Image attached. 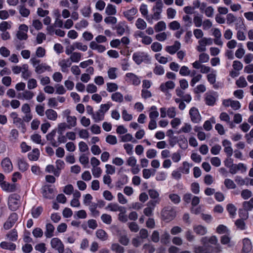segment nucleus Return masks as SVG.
I'll return each instance as SVG.
<instances>
[{"mask_svg":"<svg viewBox=\"0 0 253 253\" xmlns=\"http://www.w3.org/2000/svg\"><path fill=\"white\" fill-rule=\"evenodd\" d=\"M30 62L35 68V71L38 74H42L45 71H51V68L45 63H41L40 60L36 57H32Z\"/></svg>","mask_w":253,"mask_h":253,"instance_id":"f257e3e1","label":"nucleus"},{"mask_svg":"<svg viewBox=\"0 0 253 253\" xmlns=\"http://www.w3.org/2000/svg\"><path fill=\"white\" fill-rule=\"evenodd\" d=\"M21 205V197L17 194H10L8 198V206L11 211H16Z\"/></svg>","mask_w":253,"mask_h":253,"instance_id":"f03ea898","label":"nucleus"},{"mask_svg":"<svg viewBox=\"0 0 253 253\" xmlns=\"http://www.w3.org/2000/svg\"><path fill=\"white\" fill-rule=\"evenodd\" d=\"M162 216L164 220L169 221L174 219L176 215V211L171 207H165L162 211Z\"/></svg>","mask_w":253,"mask_h":253,"instance_id":"7ed1b4c3","label":"nucleus"},{"mask_svg":"<svg viewBox=\"0 0 253 253\" xmlns=\"http://www.w3.org/2000/svg\"><path fill=\"white\" fill-rule=\"evenodd\" d=\"M163 4L161 0H158L156 1L155 5L152 8L153 14L152 15L151 19L158 20L161 18V14L162 12Z\"/></svg>","mask_w":253,"mask_h":253,"instance_id":"20e7f679","label":"nucleus"},{"mask_svg":"<svg viewBox=\"0 0 253 253\" xmlns=\"http://www.w3.org/2000/svg\"><path fill=\"white\" fill-rule=\"evenodd\" d=\"M29 27L25 24L19 25L16 33V37L19 40H26L28 38L27 32Z\"/></svg>","mask_w":253,"mask_h":253,"instance_id":"39448f33","label":"nucleus"},{"mask_svg":"<svg viewBox=\"0 0 253 253\" xmlns=\"http://www.w3.org/2000/svg\"><path fill=\"white\" fill-rule=\"evenodd\" d=\"M51 247L56 250L59 253H63L64 250V246L60 239L58 238H53L51 240Z\"/></svg>","mask_w":253,"mask_h":253,"instance_id":"423d86ee","label":"nucleus"},{"mask_svg":"<svg viewBox=\"0 0 253 253\" xmlns=\"http://www.w3.org/2000/svg\"><path fill=\"white\" fill-rule=\"evenodd\" d=\"M1 167L4 172L10 173L13 170V165L10 159L6 157L1 162Z\"/></svg>","mask_w":253,"mask_h":253,"instance_id":"0eeeda50","label":"nucleus"},{"mask_svg":"<svg viewBox=\"0 0 253 253\" xmlns=\"http://www.w3.org/2000/svg\"><path fill=\"white\" fill-rule=\"evenodd\" d=\"M189 115L191 121L194 123H199L201 121L202 117L197 108L193 107L189 110Z\"/></svg>","mask_w":253,"mask_h":253,"instance_id":"6e6552de","label":"nucleus"},{"mask_svg":"<svg viewBox=\"0 0 253 253\" xmlns=\"http://www.w3.org/2000/svg\"><path fill=\"white\" fill-rule=\"evenodd\" d=\"M16 164L19 170L22 172L26 171L29 167L26 160L23 157H17Z\"/></svg>","mask_w":253,"mask_h":253,"instance_id":"1a4fd4ad","label":"nucleus"},{"mask_svg":"<svg viewBox=\"0 0 253 253\" xmlns=\"http://www.w3.org/2000/svg\"><path fill=\"white\" fill-rule=\"evenodd\" d=\"M126 81L134 85H138L141 83L140 78L132 73H127L125 75Z\"/></svg>","mask_w":253,"mask_h":253,"instance_id":"9d476101","label":"nucleus"},{"mask_svg":"<svg viewBox=\"0 0 253 253\" xmlns=\"http://www.w3.org/2000/svg\"><path fill=\"white\" fill-rule=\"evenodd\" d=\"M148 55L144 52H136L133 54L132 58L138 65L147 59Z\"/></svg>","mask_w":253,"mask_h":253,"instance_id":"9b49d317","label":"nucleus"},{"mask_svg":"<svg viewBox=\"0 0 253 253\" xmlns=\"http://www.w3.org/2000/svg\"><path fill=\"white\" fill-rule=\"evenodd\" d=\"M18 219L17 213L13 212L9 216L7 220L4 223L3 227L5 229L8 230L11 228Z\"/></svg>","mask_w":253,"mask_h":253,"instance_id":"f8f14e48","label":"nucleus"},{"mask_svg":"<svg viewBox=\"0 0 253 253\" xmlns=\"http://www.w3.org/2000/svg\"><path fill=\"white\" fill-rule=\"evenodd\" d=\"M29 28L30 32L33 33L34 30L38 31L41 30L43 28V24L40 20L34 18L32 20Z\"/></svg>","mask_w":253,"mask_h":253,"instance_id":"ddd939ff","label":"nucleus"},{"mask_svg":"<svg viewBox=\"0 0 253 253\" xmlns=\"http://www.w3.org/2000/svg\"><path fill=\"white\" fill-rule=\"evenodd\" d=\"M148 194L150 198L154 200H150L149 202L154 203V204H159L161 201L159 193L155 189H151L148 190Z\"/></svg>","mask_w":253,"mask_h":253,"instance_id":"4468645a","label":"nucleus"},{"mask_svg":"<svg viewBox=\"0 0 253 253\" xmlns=\"http://www.w3.org/2000/svg\"><path fill=\"white\" fill-rule=\"evenodd\" d=\"M0 186L3 191L7 193L14 192L17 189L16 185L15 184L10 183L6 181L1 183Z\"/></svg>","mask_w":253,"mask_h":253,"instance_id":"2eb2a0df","label":"nucleus"},{"mask_svg":"<svg viewBox=\"0 0 253 253\" xmlns=\"http://www.w3.org/2000/svg\"><path fill=\"white\" fill-rule=\"evenodd\" d=\"M72 62L70 59H63L60 60L58 62V65L61 68L62 72H67L68 68L71 66Z\"/></svg>","mask_w":253,"mask_h":253,"instance_id":"dca6fc26","label":"nucleus"},{"mask_svg":"<svg viewBox=\"0 0 253 253\" xmlns=\"http://www.w3.org/2000/svg\"><path fill=\"white\" fill-rule=\"evenodd\" d=\"M35 96V93L32 91L28 89L25 90L22 92L19 93L18 98L21 100H29L32 99Z\"/></svg>","mask_w":253,"mask_h":253,"instance_id":"f3484780","label":"nucleus"},{"mask_svg":"<svg viewBox=\"0 0 253 253\" xmlns=\"http://www.w3.org/2000/svg\"><path fill=\"white\" fill-rule=\"evenodd\" d=\"M181 48V43L178 41H175L172 45L167 46L166 51L170 54H175Z\"/></svg>","mask_w":253,"mask_h":253,"instance_id":"a211bd4d","label":"nucleus"},{"mask_svg":"<svg viewBox=\"0 0 253 253\" xmlns=\"http://www.w3.org/2000/svg\"><path fill=\"white\" fill-rule=\"evenodd\" d=\"M137 11L136 8L132 7L124 11L123 15L128 21H131L134 19V16L137 13Z\"/></svg>","mask_w":253,"mask_h":253,"instance_id":"6ab92c4d","label":"nucleus"},{"mask_svg":"<svg viewBox=\"0 0 253 253\" xmlns=\"http://www.w3.org/2000/svg\"><path fill=\"white\" fill-rule=\"evenodd\" d=\"M222 145L224 147V151L228 157L232 156L233 154V149L231 146V143L228 140H224L222 141Z\"/></svg>","mask_w":253,"mask_h":253,"instance_id":"aec40b11","label":"nucleus"},{"mask_svg":"<svg viewBox=\"0 0 253 253\" xmlns=\"http://www.w3.org/2000/svg\"><path fill=\"white\" fill-rule=\"evenodd\" d=\"M124 208V207L120 206L117 203H109L106 207V210L113 212L122 211Z\"/></svg>","mask_w":253,"mask_h":253,"instance_id":"412c9836","label":"nucleus"},{"mask_svg":"<svg viewBox=\"0 0 253 253\" xmlns=\"http://www.w3.org/2000/svg\"><path fill=\"white\" fill-rule=\"evenodd\" d=\"M252 249V242L249 238H244L243 240V253H249Z\"/></svg>","mask_w":253,"mask_h":253,"instance_id":"4be33fe9","label":"nucleus"},{"mask_svg":"<svg viewBox=\"0 0 253 253\" xmlns=\"http://www.w3.org/2000/svg\"><path fill=\"white\" fill-rule=\"evenodd\" d=\"M140 11L142 14V15L145 18V19H146V20L150 23H153V21H152V19H151V17H150L148 15V7H147V5L145 4H142L141 5H140Z\"/></svg>","mask_w":253,"mask_h":253,"instance_id":"5701e85b","label":"nucleus"},{"mask_svg":"<svg viewBox=\"0 0 253 253\" xmlns=\"http://www.w3.org/2000/svg\"><path fill=\"white\" fill-rule=\"evenodd\" d=\"M89 47L92 50H96L99 53L103 52L106 49L105 46L99 44L94 41L90 42Z\"/></svg>","mask_w":253,"mask_h":253,"instance_id":"b1692460","label":"nucleus"},{"mask_svg":"<svg viewBox=\"0 0 253 253\" xmlns=\"http://www.w3.org/2000/svg\"><path fill=\"white\" fill-rule=\"evenodd\" d=\"M201 243L206 245L208 243L212 245H216L218 243V239L215 236H212L210 237H204L201 240Z\"/></svg>","mask_w":253,"mask_h":253,"instance_id":"393cba45","label":"nucleus"},{"mask_svg":"<svg viewBox=\"0 0 253 253\" xmlns=\"http://www.w3.org/2000/svg\"><path fill=\"white\" fill-rule=\"evenodd\" d=\"M47 119L49 120L55 121L58 118L57 113L52 109H48L45 111Z\"/></svg>","mask_w":253,"mask_h":253,"instance_id":"a878e982","label":"nucleus"},{"mask_svg":"<svg viewBox=\"0 0 253 253\" xmlns=\"http://www.w3.org/2000/svg\"><path fill=\"white\" fill-rule=\"evenodd\" d=\"M175 87L174 83L171 81H168L161 84L160 88L162 91L166 92L169 89H171Z\"/></svg>","mask_w":253,"mask_h":253,"instance_id":"bb28decb","label":"nucleus"},{"mask_svg":"<svg viewBox=\"0 0 253 253\" xmlns=\"http://www.w3.org/2000/svg\"><path fill=\"white\" fill-rule=\"evenodd\" d=\"M157 205L154 203L148 202L147 204V207L144 209L143 212L145 215L150 216L152 215L153 211Z\"/></svg>","mask_w":253,"mask_h":253,"instance_id":"cd10ccee","label":"nucleus"},{"mask_svg":"<svg viewBox=\"0 0 253 253\" xmlns=\"http://www.w3.org/2000/svg\"><path fill=\"white\" fill-rule=\"evenodd\" d=\"M40 155V152L38 149H34L31 152L28 153V158L30 161H37Z\"/></svg>","mask_w":253,"mask_h":253,"instance_id":"c85d7f7f","label":"nucleus"},{"mask_svg":"<svg viewBox=\"0 0 253 253\" xmlns=\"http://www.w3.org/2000/svg\"><path fill=\"white\" fill-rule=\"evenodd\" d=\"M88 25V22L86 20L83 19L75 24V28L78 31H81L86 28Z\"/></svg>","mask_w":253,"mask_h":253,"instance_id":"c756f323","label":"nucleus"},{"mask_svg":"<svg viewBox=\"0 0 253 253\" xmlns=\"http://www.w3.org/2000/svg\"><path fill=\"white\" fill-rule=\"evenodd\" d=\"M193 230L197 234L199 235H204L207 233V228L201 225H194Z\"/></svg>","mask_w":253,"mask_h":253,"instance_id":"7c9ffc66","label":"nucleus"},{"mask_svg":"<svg viewBox=\"0 0 253 253\" xmlns=\"http://www.w3.org/2000/svg\"><path fill=\"white\" fill-rule=\"evenodd\" d=\"M249 178L246 177L245 178H242L241 176H236L235 177V182L238 186H242L244 185L248 186L249 185Z\"/></svg>","mask_w":253,"mask_h":253,"instance_id":"2f4dec72","label":"nucleus"},{"mask_svg":"<svg viewBox=\"0 0 253 253\" xmlns=\"http://www.w3.org/2000/svg\"><path fill=\"white\" fill-rule=\"evenodd\" d=\"M21 77L25 80L31 77V73L29 71L28 65L26 64L22 65Z\"/></svg>","mask_w":253,"mask_h":253,"instance_id":"473e14b6","label":"nucleus"},{"mask_svg":"<svg viewBox=\"0 0 253 253\" xmlns=\"http://www.w3.org/2000/svg\"><path fill=\"white\" fill-rule=\"evenodd\" d=\"M196 72L195 70H193L192 72V74L190 75L191 77H192V78L190 82V85L192 86H194L195 84L197 83H198L202 78V75L201 74H197L196 75Z\"/></svg>","mask_w":253,"mask_h":253,"instance_id":"72a5a7b5","label":"nucleus"},{"mask_svg":"<svg viewBox=\"0 0 253 253\" xmlns=\"http://www.w3.org/2000/svg\"><path fill=\"white\" fill-rule=\"evenodd\" d=\"M95 234L96 237L102 241H106L108 239V236L107 233L103 229H97Z\"/></svg>","mask_w":253,"mask_h":253,"instance_id":"f704fd0d","label":"nucleus"},{"mask_svg":"<svg viewBox=\"0 0 253 253\" xmlns=\"http://www.w3.org/2000/svg\"><path fill=\"white\" fill-rule=\"evenodd\" d=\"M118 69L115 67H110L107 71L108 78L111 80H115L118 77Z\"/></svg>","mask_w":253,"mask_h":253,"instance_id":"c9c22d12","label":"nucleus"},{"mask_svg":"<svg viewBox=\"0 0 253 253\" xmlns=\"http://www.w3.org/2000/svg\"><path fill=\"white\" fill-rule=\"evenodd\" d=\"M111 98L113 101L118 103H122L124 100L123 95L120 92L112 93Z\"/></svg>","mask_w":253,"mask_h":253,"instance_id":"e433bc0d","label":"nucleus"},{"mask_svg":"<svg viewBox=\"0 0 253 253\" xmlns=\"http://www.w3.org/2000/svg\"><path fill=\"white\" fill-rule=\"evenodd\" d=\"M81 14L84 17L88 18L91 13V7L89 5H85L83 6L80 10Z\"/></svg>","mask_w":253,"mask_h":253,"instance_id":"4c0bfd02","label":"nucleus"},{"mask_svg":"<svg viewBox=\"0 0 253 253\" xmlns=\"http://www.w3.org/2000/svg\"><path fill=\"white\" fill-rule=\"evenodd\" d=\"M0 246L3 249L10 251H14L16 249L15 244L10 242H2L0 243Z\"/></svg>","mask_w":253,"mask_h":253,"instance_id":"58836bf2","label":"nucleus"},{"mask_svg":"<svg viewBox=\"0 0 253 253\" xmlns=\"http://www.w3.org/2000/svg\"><path fill=\"white\" fill-rule=\"evenodd\" d=\"M68 128L71 129L77 125V118L74 116H71L66 118Z\"/></svg>","mask_w":253,"mask_h":253,"instance_id":"ea45409f","label":"nucleus"},{"mask_svg":"<svg viewBox=\"0 0 253 253\" xmlns=\"http://www.w3.org/2000/svg\"><path fill=\"white\" fill-rule=\"evenodd\" d=\"M104 114L99 110H98L92 114L91 117L95 123H98L104 120Z\"/></svg>","mask_w":253,"mask_h":253,"instance_id":"a19ab883","label":"nucleus"},{"mask_svg":"<svg viewBox=\"0 0 253 253\" xmlns=\"http://www.w3.org/2000/svg\"><path fill=\"white\" fill-rule=\"evenodd\" d=\"M224 184L228 189H235L237 187L235 182L230 178H226L224 181Z\"/></svg>","mask_w":253,"mask_h":253,"instance_id":"79ce46f5","label":"nucleus"},{"mask_svg":"<svg viewBox=\"0 0 253 253\" xmlns=\"http://www.w3.org/2000/svg\"><path fill=\"white\" fill-rule=\"evenodd\" d=\"M135 25L138 29L141 30H143L147 27L146 22L141 18H139L136 20Z\"/></svg>","mask_w":253,"mask_h":253,"instance_id":"37998d69","label":"nucleus"},{"mask_svg":"<svg viewBox=\"0 0 253 253\" xmlns=\"http://www.w3.org/2000/svg\"><path fill=\"white\" fill-rule=\"evenodd\" d=\"M226 209L231 218H234L236 214L237 208L232 204H228L226 206Z\"/></svg>","mask_w":253,"mask_h":253,"instance_id":"c03bdc74","label":"nucleus"},{"mask_svg":"<svg viewBox=\"0 0 253 253\" xmlns=\"http://www.w3.org/2000/svg\"><path fill=\"white\" fill-rule=\"evenodd\" d=\"M45 170L48 173H53L57 177H58L60 174V171L55 169L54 166L52 165H47L45 168Z\"/></svg>","mask_w":253,"mask_h":253,"instance_id":"a18cd8bd","label":"nucleus"},{"mask_svg":"<svg viewBox=\"0 0 253 253\" xmlns=\"http://www.w3.org/2000/svg\"><path fill=\"white\" fill-rule=\"evenodd\" d=\"M214 9L211 6H207V3H205V7L204 8V11L206 16L208 17H212L214 14Z\"/></svg>","mask_w":253,"mask_h":253,"instance_id":"49530a36","label":"nucleus"},{"mask_svg":"<svg viewBox=\"0 0 253 253\" xmlns=\"http://www.w3.org/2000/svg\"><path fill=\"white\" fill-rule=\"evenodd\" d=\"M206 103L208 105H213L216 99L214 95L211 93H207L205 98Z\"/></svg>","mask_w":253,"mask_h":253,"instance_id":"de8ad7c7","label":"nucleus"},{"mask_svg":"<svg viewBox=\"0 0 253 253\" xmlns=\"http://www.w3.org/2000/svg\"><path fill=\"white\" fill-rule=\"evenodd\" d=\"M54 227L51 223H48L46 225L45 236L47 238H51L53 235Z\"/></svg>","mask_w":253,"mask_h":253,"instance_id":"09e8293b","label":"nucleus"},{"mask_svg":"<svg viewBox=\"0 0 253 253\" xmlns=\"http://www.w3.org/2000/svg\"><path fill=\"white\" fill-rule=\"evenodd\" d=\"M206 46L207 44L202 38L198 41V45L196 48L200 52H204L207 50Z\"/></svg>","mask_w":253,"mask_h":253,"instance_id":"8fccbe9b","label":"nucleus"},{"mask_svg":"<svg viewBox=\"0 0 253 253\" xmlns=\"http://www.w3.org/2000/svg\"><path fill=\"white\" fill-rule=\"evenodd\" d=\"M67 138L66 135H63V133L59 134V136L57 138V142H52V146L54 147H57L60 144L64 143L66 142Z\"/></svg>","mask_w":253,"mask_h":253,"instance_id":"3c124183","label":"nucleus"},{"mask_svg":"<svg viewBox=\"0 0 253 253\" xmlns=\"http://www.w3.org/2000/svg\"><path fill=\"white\" fill-rule=\"evenodd\" d=\"M166 29V24L163 21H159L154 26V29L156 32L164 31Z\"/></svg>","mask_w":253,"mask_h":253,"instance_id":"603ef678","label":"nucleus"},{"mask_svg":"<svg viewBox=\"0 0 253 253\" xmlns=\"http://www.w3.org/2000/svg\"><path fill=\"white\" fill-rule=\"evenodd\" d=\"M159 113L157 110V107L155 106H152L150 109L149 113V118L150 120H156L159 116Z\"/></svg>","mask_w":253,"mask_h":253,"instance_id":"864d4df0","label":"nucleus"},{"mask_svg":"<svg viewBox=\"0 0 253 253\" xmlns=\"http://www.w3.org/2000/svg\"><path fill=\"white\" fill-rule=\"evenodd\" d=\"M105 12L108 15H115L117 13L116 6L111 4H108L105 9Z\"/></svg>","mask_w":253,"mask_h":253,"instance_id":"5fc2aeb1","label":"nucleus"},{"mask_svg":"<svg viewBox=\"0 0 253 253\" xmlns=\"http://www.w3.org/2000/svg\"><path fill=\"white\" fill-rule=\"evenodd\" d=\"M169 198L171 202H172L174 204H178L181 201V198L180 196L178 195L175 193H169Z\"/></svg>","mask_w":253,"mask_h":253,"instance_id":"6e6d98bb","label":"nucleus"},{"mask_svg":"<svg viewBox=\"0 0 253 253\" xmlns=\"http://www.w3.org/2000/svg\"><path fill=\"white\" fill-rule=\"evenodd\" d=\"M81 53L80 52H74L72 53L69 59L72 63H78L81 59Z\"/></svg>","mask_w":253,"mask_h":253,"instance_id":"4d7b16f0","label":"nucleus"},{"mask_svg":"<svg viewBox=\"0 0 253 253\" xmlns=\"http://www.w3.org/2000/svg\"><path fill=\"white\" fill-rule=\"evenodd\" d=\"M118 89V85L115 83H107L106 84V90L109 92H115Z\"/></svg>","mask_w":253,"mask_h":253,"instance_id":"13d9d810","label":"nucleus"},{"mask_svg":"<svg viewBox=\"0 0 253 253\" xmlns=\"http://www.w3.org/2000/svg\"><path fill=\"white\" fill-rule=\"evenodd\" d=\"M111 250L116 253H124V248L118 243H114L111 245Z\"/></svg>","mask_w":253,"mask_h":253,"instance_id":"bf43d9fd","label":"nucleus"},{"mask_svg":"<svg viewBox=\"0 0 253 253\" xmlns=\"http://www.w3.org/2000/svg\"><path fill=\"white\" fill-rule=\"evenodd\" d=\"M105 168V173L106 174L113 175L116 172V168L113 165L110 164H106Z\"/></svg>","mask_w":253,"mask_h":253,"instance_id":"052dcab7","label":"nucleus"},{"mask_svg":"<svg viewBox=\"0 0 253 253\" xmlns=\"http://www.w3.org/2000/svg\"><path fill=\"white\" fill-rule=\"evenodd\" d=\"M6 236L10 241H16L18 238L17 231L15 229H13L6 235Z\"/></svg>","mask_w":253,"mask_h":253,"instance_id":"680f3d73","label":"nucleus"},{"mask_svg":"<svg viewBox=\"0 0 253 253\" xmlns=\"http://www.w3.org/2000/svg\"><path fill=\"white\" fill-rule=\"evenodd\" d=\"M236 85L240 88L245 87L247 86L248 83L244 77H240L236 82Z\"/></svg>","mask_w":253,"mask_h":253,"instance_id":"e2e57ef3","label":"nucleus"},{"mask_svg":"<svg viewBox=\"0 0 253 253\" xmlns=\"http://www.w3.org/2000/svg\"><path fill=\"white\" fill-rule=\"evenodd\" d=\"M38 86L37 81L34 78L28 80L27 82V88L29 90L33 89Z\"/></svg>","mask_w":253,"mask_h":253,"instance_id":"0e129e2a","label":"nucleus"},{"mask_svg":"<svg viewBox=\"0 0 253 253\" xmlns=\"http://www.w3.org/2000/svg\"><path fill=\"white\" fill-rule=\"evenodd\" d=\"M19 11L20 15L24 17H27L30 14V11L24 6H20Z\"/></svg>","mask_w":253,"mask_h":253,"instance_id":"69168bd1","label":"nucleus"},{"mask_svg":"<svg viewBox=\"0 0 253 253\" xmlns=\"http://www.w3.org/2000/svg\"><path fill=\"white\" fill-rule=\"evenodd\" d=\"M146 155L148 159H154L157 155V151L154 149H149L146 152Z\"/></svg>","mask_w":253,"mask_h":253,"instance_id":"338daca9","label":"nucleus"},{"mask_svg":"<svg viewBox=\"0 0 253 253\" xmlns=\"http://www.w3.org/2000/svg\"><path fill=\"white\" fill-rule=\"evenodd\" d=\"M151 48L154 52H160L162 50L163 46L161 43L156 42L152 43Z\"/></svg>","mask_w":253,"mask_h":253,"instance_id":"774afa93","label":"nucleus"}]
</instances>
